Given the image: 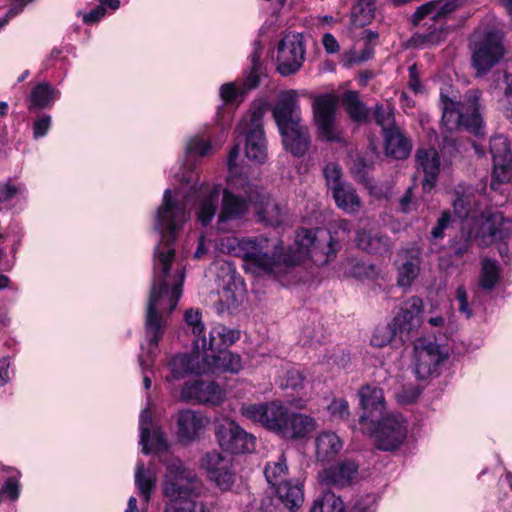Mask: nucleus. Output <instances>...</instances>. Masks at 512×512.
I'll return each instance as SVG.
<instances>
[{
	"instance_id": "f257e3e1",
	"label": "nucleus",
	"mask_w": 512,
	"mask_h": 512,
	"mask_svg": "<svg viewBox=\"0 0 512 512\" xmlns=\"http://www.w3.org/2000/svg\"><path fill=\"white\" fill-rule=\"evenodd\" d=\"M189 219L186 204L173 197L172 191L166 189L162 203L157 208L154 229L159 233L161 243L167 248L160 251L159 245L155 248L154 255L158 263L154 264V278L146 307L144 322L145 337L148 342L146 357L139 356V362L143 370L148 369L154 363V354L166 332V320L159 310L161 301L168 297L169 312H172L182 295L185 278L184 270H177L171 275V265L175 258L173 248L180 232Z\"/></svg>"
},
{
	"instance_id": "f03ea898",
	"label": "nucleus",
	"mask_w": 512,
	"mask_h": 512,
	"mask_svg": "<svg viewBox=\"0 0 512 512\" xmlns=\"http://www.w3.org/2000/svg\"><path fill=\"white\" fill-rule=\"evenodd\" d=\"M238 245L245 263L269 275L286 272L306 256L319 265L328 264L342 247L338 232L324 228H300L295 238L296 248H284L282 241H271L265 236L242 238Z\"/></svg>"
},
{
	"instance_id": "7ed1b4c3",
	"label": "nucleus",
	"mask_w": 512,
	"mask_h": 512,
	"mask_svg": "<svg viewBox=\"0 0 512 512\" xmlns=\"http://www.w3.org/2000/svg\"><path fill=\"white\" fill-rule=\"evenodd\" d=\"M195 481L196 474L192 470L180 459H172L166 466L163 483V494L170 499L164 512H211L203 502L190 498Z\"/></svg>"
},
{
	"instance_id": "20e7f679",
	"label": "nucleus",
	"mask_w": 512,
	"mask_h": 512,
	"mask_svg": "<svg viewBox=\"0 0 512 512\" xmlns=\"http://www.w3.org/2000/svg\"><path fill=\"white\" fill-rule=\"evenodd\" d=\"M228 184L229 188L222 190L216 221V228L220 232L229 231L230 223H240L247 218L250 212L255 179L241 173L231 176Z\"/></svg>"
},
{
	"instance_id": "39448f33",
	"label": "nucleus",
	"mask_w": 512,
	"mask_h": 512,
	"mask_svg": "<svg viewBox=\"0 0 512 512\" xmlns=\"http://www.w3.org/2000/svg\"><path fill=\"white\" fill-rule=\"evenodd\" d=\"M240 338V333L224 325L214 326L207 339V348L202 351L206 373L230 372L237 374L242 369V359L228 348Z\"/></svg>"
},
{
	"instance_id": "423d86ee",
	"label": "nucleus",
	"mask_w": 512,
	"mask_h": 512,
	"mask_svg": "<svg viewBox=\"0 0 512 512\" xmlns=\"http://www.w3.org/2000/svg\"><path fill=\"white\" fill-rule=\"evenodd\" d=\"M426 18H429L430 22L423 24V26H427V32L414 33L409 39V43L413 47H429L446 40L448 36V0H430L418 6L410 16L409 23L416 28Z\"/></svg>"
},
{
	"instance_id": "0eeeda50",
	"label": "nucleus",
	"mask_w": 512,
	"mask_h": 512,
	"mask_svg": "<svg viewBox=\"0 0 512 512\" xmlns=\"http://www.w3.org/2000/svg\"><path fill=\"white\" fill-rule=\"evenodd\" d=\"M503 39V32L496 28L478 29L474 32L471 61L476 76L486 74L503 58Z\"/></svg>"
},
{
	"instance_id": "6e6552de",
	"label": "nucleus",
	"mask_w": 512,
	"mask_h": 512,
	"mask_svg": "<svg viewBox=\"0 0 512 512\" xmlns=\"http://www.w3.org/2000/svg\"><path fill=\"white\" fill-rule=\"evenodd\" d=\"M512 221L505 218L499 211L486 210L476 220L474 231H468L463 237L464 242L454 249L455 255H462L468 249V241L472 234L477 244L487 247L496 242H504L510 236Z\"/></svg>"
},
{
	"instance_id": "1a4fd4ad",
	"label": "nucleus",
	"mask_w": 512,
	"mask_h": 512,
	"mask_svg": "<svg viewBox=\"0 0 512 512\" xmlns=\"http://www.w3.org/2000/svg\"><path fill=\"white\" fill-rule=\"evenodd\" d=\"M481 91L470 89L465 93L464 99H458L456 95L450 96V115L455 113V130L464 131L475 137L482 138L486 135L485 122L481 109Z\"/></svg>"
},
{
	"instance_id": "9d476101",
	"label": "nucleus",
	"mask_w": 512,
	"mask_h": 512,
	"mask_svg": "<svg viewBox=\"0 0 512 512\" xmlns=\"http://www.w3.org/2000/svg\"><path fill=\"white\" fill-rule=\"evenodd\" d=\"M287 474L288 467L283 455L276 462H268L264 469L265 478L273 494L278 495V499L290 512H296L304 502L303 484L287 480Z\"/></svg>"
},
{
	"instance_id": "9b49d317",
	"label": "nucleus",
	"mask_w": 512,
	"mask_h": 512,
	"mask_svg": "<svg viewBox=\"0 0 512 512\" xmlns=\"http://www.w3.org/2000/svg\"><path fill=\"white\" fill-rule=\"evenodd\" d=\"M266 112V104H254L249 110V120L242 122L236 131L244 136L245 155L259 164H263L267 159V145L263 127V116Z\"/></svg>"
},
{
	"instance_id": "f8f14e48",
	"label": "nucleus",
	"mask_w": 512,
	"mask_h": 512,
	"mask_svg": "<svg viewBox=\"0 0 512 512\" xmlns=\"http://www.w3.org/2000/svg\"><path fill=\"white\" fill-rule=\"evenodd\" d=\"M448 359V351L436 341L418 338L414 342V373L418 380H428L440 374V367Z\"/></svg>"
},
{
	"instance_id": "ddd939ff",
	"label": "nucleus",
	"mask_w": 512,
	"mask_h": 512,
	"mask_svg": "<svg viewBox=\"0 0 512 512\" xmlns=\"http://www.w3.org/2000/svg\"><path fill=\"white\" fill-rule=\"evenodd\" d=\"M290 410L281 402L272 401L260 404H249L242 408V414L255 422H259L265 429L280 437Z\"/></svg>"
},
{
	"instance_id": "4468645a",
	"label": "nucleus",
	"mask_w": 512,
	"mask_h": 512,
	"mask_svg": "<svg viewBox=\"0 0 512 512\" xmlns=\"http://www.w3.org/2000/svg\"><path fill=\"white\" fill-rule=\"evenodd\" d=\"M305 42L300 33L286 35L277 46V71L282 76L297 73L305 61Z\"/></svg>"
},
{
	"instance_id": "2eb2a0df",
	"label": "nucleus",
	"mask_w": 512,
	"mask_h": 512,
	"mask_svg": "<svg viewBox=\"0 0 512 512\" xmlns=\"http://www.w3.org/2000/svg\"><path fill=\"white\" fill-rule=\"evenodd\" d=\"M215 437L220 447L231 454L251 453L255 450V436L246 432L235 421L217 424Z\"/></svg>"
},
{
	"instance_id": "dca6fc26",
	"label": "nucleus",
	"mask_w": 512,
	"mask_h": 512,
	"mask_svg": "<svg viewBox=\"0 0 512 512\" xmlns=\"http://www.w3.org/2000/svg\"><path fill=\"white\" fill-rule=\"evenodd\" d=\"M338 97L333 93L321 94L313 102V120L319 136L330 142L339 141L336 132Z\"/></svg>"
},
{
	"instance_id": "f3484780",
	"label": "nucleus",
	"mask_w": 512,
	"mask_h": 512,
	"mask_svg": "<svg viewBox=\"0 0 512 512\" xmlns=\"http://www.w3.org/2000/svg\"><path fill=\"white\" fill-rule=\"evenodd\" d=\"M375 447L381 451H395L407 437V425L402 415H387L378 421L375 429Z\"/></svg>"
},
{
	"instance_id": "a211bd4d",
	"label": "nucleus",
	"mask_w": 512,
	"mask_h": 512,
	"mask_svg": "<svg viewBox=\"0 0 512 512\" xmlns=\"http://www.w3.org/2000/svg\"><path fill=\"white\" fill-rule=\"evenodd\" d=\"M206 348L207 339H194L190 354H178L169 362L170 375L167 376V380H181L188 374H206L202 357V351L206 350Z\"/></svg>"
},
{
	"instance_id": "6ab92c4d",
	"label": "nucleus",
	"mask_w": 512,
	"mask_h": 512,
	"mask_svg": "<svg viewBox=\"0 0 512 512\" xmlns=\"http://www.w3.org/2000/svg\"><path fill=\"white\" fill-rule=\"evenodd\" d=\"M490 153L493 159L491 187L509 181L512 172V151L504 135H494L490 139Z\"/></svg>"
},
{
	"instance_id": "aec40b11",
	"label": "nucleus",
	"mask_w": 512,
	"mask_h": 512,
	"mask_svg": "<svg viewBox=\"0 0 512 512\" xmlns=\"http://www.w3.org/2000/svg\"><path fill=\"white\" fill-rule=\"evenodd\" d=\"M181 399L208 406H219L225 398L220 385L214 381L194 380L185 382L180 392Z\"/></svg>"
},
{
	"instance_id": "412c9836",
	"label": "nucleus",
	"mask_w": 512,
	"mask_h": 512,
	"mask_svg": "<svg viewBox=\"0 0 512 512\" xmlns=\"http://www.w3.org/2000/svg\"><path fill=\"white\" fill-rule=\"evenodd\" d=\"M257 223L277 227L282 222L280 205L272 201V195L255 179L252 202Z\"/></svg>"
},
{
	"instance_id": "4be33fe9",
	"label": "nucleus",
	"mask_w": 512,
	"mask_h": 512,
	"mask_svg": "<svg viewBox=\"0 0 512 512\" xmlns=\"http://www.w3.org/2000/svg\"><path fill=\"white\" fill-rule=\"evenodd\" d=\"M272 117L278 131L303 121L300 102L295 90L282 92L278 96L272 108Z\"/></svg>"
},
{
	"instance_id": "5701e85b",
	"label": "nucleus",
	"mask_w": 512,
	"mask_h": 512,
	"mask_svg": "<svg viewBox=\"0 0 512 512\" xmlns=\"http://www.w3.org/2000/svg\"><path fill=\"white\" fill-rule=\"evenodd\" d=\"M423 313V301L414 296L403 302L399 312L392 319L391 326L400 333V342L410 340V333L421 323Z\"/></svg>"
},
{
	"instance_id": "b1692460",
	"label": "nucleus",
	"mask_w": 512,
	"mask_h": 512,
	"mask_svg": "<svg viewBox=\"0 0 512 512\" xmlns=\"http://www.w3.org/2000/svg\"><path fill=\"white\" fill-rule=\"evenodd\" d=\"M283 147L295 157H302L310 148L308 127L302 122L279 130Z\"/></svg>"
},
{
	"instance_id": "393cba45",
	"label": "nucleus",
	"mask_w": 512,
	"mask_h": 512,
	"mask_svg": "<svg viewBox=\"0 0 512 512\" xmlns=\"http://www.w3.org/2000/svg\"><path fill=\"white\" fill-rule=\"evenodd\" d=\"M417 169L422 170L424 179L422 180V188L424 192H430L436 185L440 172V157L434 147L428 149H417L416 151Z\"/></svg>"
},
{
	"instance_id": "a878e982",
	"label": "nucleus",
	"mask_w": 512,
	"mask_h": 512,
	"mask_svg": "<svg viewBox=\"0 0 512 512\" xmlns=\"http://www.w3.org/2000/svg\"><path fill=\"white\" fill-rule=\"evenodd\" d=\"M205 427V418L201 413L192 410H182L177 416V435L183 444H188L199 438Z\"/></svg>"
},
{
	"instance_id": "bb28decb",
	"label": "nucleus",
	"mask_w": 512,
	"mask_h": 512,
	"mask_svg": "<svg viewBox=\"0 0 512 512\" xmlns=\"http://www.w3.org/2000/svg\"><path fill=\"white\" fill-rule=\"evenodd\" d=\"M61 92L48 82L37 83L26 98L27 109L31 113L51 109L60 98Z\"/></svg>"
},
{
	"instance_id": "cd10ccee",
	"label": "nucleus",
	"mask_w": 512,
	"mask_h": 512,
	"mask_svg": "<svg viewBox=\"0 0 512 512\" xmlns=\"http://www.w3.org/2000/svg\"><path fill=\"white\" fill-rule=\"evenodd\" d=\"M359 405L363 410L359 421L362 423L377 414H381L385 409V398L381 388L371 385H364L358 392Z\"/></svg>"
},
{
	"instance_id": "c85d7f7f",
	"label": "nucleus",
	"mask_w": 512,
	"mask_h": 512,
	"mask_svg": "<svg viewBox=\"0 0 512 512\" xmlns=\"http://www.w3.org/2000/svg\"><path fill=\"white\" fill-rule=\"evenodd\" d=\"M355 241L359 249L371 255L382 256L391 250L390 238L380 232L358 230Z\"/></svg>"
},
{
	"instance_id": "c756f323",
	"label": "nucleus",
	"mask_w": 512,
	"mask_h": 512,
	"mask_svg": "<svg viewBox=\"0 0 512 512\" xmlns=\"http://www.w3.org/2000/svg\"><path fill=\"white\" fill-rule=\"evenodd\" d=\"M359 464L352 459H345L323 471V481L327 485L347 486L357 475Z\"/></svg>"
},
{
	"instance_id": "7c9ffc66",
	"label": "nucleus",
	"mask_w": 512,
	"mask_h": 512,
	"mask_svg": "<svg viewBox=\"0 0 512 512\" xmlns=\"http://www.w3.org/2000/svg\"><path fill=\"white\" fill-rule=\"evenodd\" d=\"M384 144L386 154L394 159H407L411 153V141L405 137L395 125L384 129Z\"/></svg>"
},
{
	"instance_id": "2f4dec72",
	"label": "nucleus",
	"mask_w": 512,
	"mask_h": 512,
	"mask_svg": "<svg viewBox=\"0 0 512 512\" xmlns=\"http://www.w3.org/2000/svg\"><path fill=\"white\" fill-rule=\"evenodd\" d=\"M315 424L311 416L290 411L281 437L288 440L303 439L315 429Z\"/></svg>"
},
{
	"instance_id": "473e14b6",
	"label": "nucleus",
	"mask_w": 512,
	"mask_h": 512,
	"mask_svg": "<svg viewBox=\"0 0 512 512\" xmlns=\"http://www.w3.org/2000/svg\"><path fill=\"white\" fill-rule=\"evenodd\" d=\"M375 158L374 151L368 150L357 152L351 156L349 170L356 182L365 186L371 184L369 175L375 168Z\"/></svg>"
},
{
	"instance_id": "72a5a7b5",
	"label": "nucleus",
	"mask_w": 512,
	"mask_h": 512,
	"mask_svg": "<svg viewBox=\"0 0 512 512\" xmlns=\"http://www.w3.org/2000/svg\"><path fill=\"white\" fill-rule=\"evenodd\" d=\"M342 104L349 119L358 125L368 124L371 121V112L359 98V93L349 90L343 94Z\"/></svg>"
},
{
	"instance_id": "f704fd0d",
	"label": "nucleus",
	"mask_w": 512,
	"mask_h": 512,
	"mask_svg": "<svg viewBox=\"0 0 512 512\" xmlns=\"http://www.w3.org/2000/svg\"><path fill=\"white\" fill-rule=\"evenodd\" d=\"M336 206L346 213H356L361 207V200L352 184H338L331 190Z\"/></svg>"
},
{
	"instance_id": "c9c22d12",
	"label": "nucleus",
	"mask_w": 512,
	"mask_h": 512,
	"mask_svg": "<svg viewBox=\"0 0 512 512\" xmlns=\"http://www.w3.org/2000/svg\"><path fill=\"white\" fill-rule=\"evenodd\" d=\"M262 47L259 42H255V48L249 56L250 68L245 72L244 80L241 84L242 93L256 89L260 84V78L264 74V65L261 62Z\"/></svg>"
},
{
	"instance_id": "e433bc0d",
	"label": "nucleus",
	"mask_w": 512,
	"mask_h": 512,
	"mask_svg": "<svg viewBox=\"0 0 512 512\" xmlns=\"http://www.w3.org/2000/svg\"><path fill=\"white\" fill-rule=\"evenodd\" d=\"M342 449V441L334 432H323L316 439V456L320 461L332 460Z\"/></svg>"
},
{
	"instance_id": "4c0bfd02",
	"label": "nucleus",
	"mask_w": 512,
	"mask_h": 512,
	"mask_svg": "<svg viewBox=\"0 0 512 512\" xmlns=\"http://www.w3.org/2000/svg\"><path fill=\"white\" fill-rule=\"evenodd\" d=\"M376 0H356L351 8L350 20L353 26L362 28L371 23L375 15Z\"/></svg>"
},
{
	"instance_id": "58836bf2",
	"label": "nucleus",
	"mask_w": 512,
	"mask_h": 512,
	"mask_svg": "<svg viewBox=\"0 0 512 512\" xmlns=\"http://www.w3.org/2000/svg\"><path fill=\"white\" fill-rule=\"evenodd\" d=\"M218 209V190L213 189L209 194L200 200L197 221L203 226L207 227L212 222Z\"/></svg>"
},
{
	"instance_id": "ea45409f",
	"label": "nucleus",
	"mask_w": 512,
	"mask_h": 512,
	"mask_svg": "<svg viewBox=\"0 0 512 512\" xmlns=\"http://www.w3.org/2000/svg\"><path fill=\"white\" fill-rule=\"evenodd\" d=\"M135 484L139 494L146 502H149L152 491L156 485V477L150 471L145 470L143 462H138L135 472Z\"/></svg>"
},
{
	"instance_id": "a19ab883",
	"label": "nucleus",
	"mask_w": 512,
	"mask_h": 512,
	"mask_svg": "<svg viewBox=\"0 0 512 512\" xmlns=\"http://www.w3.org/2000/svg\"><path fill=\"white\" fill-rule=\"evenodd\" d=\"M310 512H345V505L340 496L332 491H325L314 501Z\"/></svg>"
},
{
	"instance_id": "79ce46f5",
	"label": "nucleus",
	"mask_w": 512,
	"mask_h": 512,
	"mask_svg": "<svg viewBox=\"0 0 512 512\" xmlns=\"http://www.w3.org/2000/svg\"><path fill=\"white\" fill-rule=\"evenodd\" d=\"M231 464V459L218 451L207 452L200 460V466L207 472V476L215 474L217 471L227 469Z\"/></svg>"
},
{
	"instance_id": "37998d69",
	"label": "nucleus",
	"mask_w": 512,
	"mask_h": 512,
	"mask_svg": "<svg viewBox=\"0 0 512 512\" xmlns=\"http://www.w3.org/2000/svg\"><path fill=\"white\" fill-rule=\"evenodd\" d=\"M404 343L405 342H400V333H398L397 329H394V327L391 326V323H388V325L382 329H377L371 338V344L379 348L386 345H403Z\"/></svg>"
},
{
	"instance_id": "c03bdc74",
	"label": "nucleus",
	"mask_w": 512,
	"mask_h": 512,
	"mask_svg": "<svg viewBox=\"0 0 512 512\" xmlns=\"http://www.w3.org/2000/svg\"><path fill=\"white\" fill-rule=\"evenodd\" d=\"M152 412L149 408H145L142 410L139 419V429H140V440L139 444L142 446V452L145 455H149L152 453V448L149 446V441L151 437V428H152Z\"/></svg>"
},
{
	"instance_id": "a18cd8bd",
	"label": "nucleus",
	"mask_w": 512,
	"mask_h": 512,
	"mask_svg": "<svg viewBox=\"0 0 512 512\" xmlns=\"http://www.w3.org/2000/svg\"><path fill=\"white\" fill-rule=\"evenodd\" d=\"M424 387L416 383H405L395 391V399L400 405H411L415 403L422 394Z\"/></svg>"
},
{
	"instance_id": "49530a36",
	"label": "nucleus",
	"mask_w": 512,
	"mask_h": 512,
	"mask_svg": "<svg viewBox=\"0 0 512 512\" xmlns=\"http://www.w3.org/2000/svg\"><path fill=\"white\" fill-rule=\"evenodd\" d=\"M499 280V268L496 263L490 259L482 262V271L480 276V285L482 288L491 290Z\"/></svg>"
},
{
	"instance_id": "de8ad7c7",
	"label": "nucleus",
	"mask_w": 512,
	"mask_h": 512,
	"mask_svg": "<svg viewBox=\"0 0 512 512\" xmlns=\"http://www.w3.org/2000/svg\"><path fill=\"white\" fill-rule=\"evenodd\" d=\"M184 321L186 325L191 328L195 339L198 338H206L205 335V326L202 322V313L200 309L190 308L187 309L184 313Z\"/></svg>"
},
{
	"instance_id": "09e8293b",
	"label": "nucleus",
	"mask_w": 512,
	"mask_h": 512,
	"mask_svg": "<svg viewBox=\"0 0 512 512\" xmlns=\"http://www.w3.org/2000/svg\"><path fill=\"white\" fill-rule=\"evenodd\" d=\"M419 267L412 260L405 261L398 269L397 284L400 287H409L416 279Z\"/></svg>"
},
{
	"instance_id": "8fccbe9b",
	"label": "nucleus",
	"mask_w": 512,
	"mask_h": 512,
	"mask_svg": "<svg viewBox=\"0 0 512 512\" xmlns=\"http://www.w3.org/2000/svg\"><path fill=\"white\" fill-rule=\"evenodd\" d=\"M211 481H213L218 488L222 491H228L234 484L235 474L232 471L231 464L227 465V469H223L222 471H217L215 474L208 477Z\"/></svg>"
},
{
	"instance_id": "3c124183",
	"label": "nucleus",
	"mask_w": 512,
	"mask_h": 512,
	"mask_svg": "<svg viewBox=\"0 0 512 512\" xmlns=\"http://www.w3.org/2000/svg\"><path fill=\"white\" fill-rule=\"evenodd\" d=\"M305 376L303 373L295 368L289 369L281 383V387L285 389H291L292 391L298 392L304 387Z\"/></svg>"
},
{
	"instance_id": "603ef678",
	"label": "nucleus",
	"mask_w": 512,
	"mask_h": 512,
	"mask_svg": "<svg viewBox=\"0 0 512 512\" xmlns=\"http://www.w3.org/2000/svg\"><path fill=\"white\" fill-rule=\"evenodd\" d=\"M324 178L326 180L327 187L332 190L333 187L338 184H344L342 181V168L337 163H328L323 170Z\"/></svg>"
},
{
	"instance_id": "864d4df0",
	"label": "nucleus",
	"mask_w": 512,
	"mask_h": 512,
	"mask_svg": "<svg viewBox=\"0 0 512 512\" xmlns=\"http://www.w3.org/2000/svg\"><path fill=\"white\" fill-rule=\"evenodd\" d=\"M246 93H242V87H236L233 82L225 83L220 87V97L226 105L234 104L238 97L244 98Z\"/></svg>"
},
{
	"instance_id": "5fc2aeb1",
	"label": "nucleus",
	"mask_w": 512,
	"mask_h": 512,
	"mask_svg": "<svg viewBox=\"0 0 512 512\" xmlns=\"http://www.w3.org/2000/svg\"><path fill=\"white\" fill-rule=\"evenodd\" d=\"M52 126V117L49 114H42L32 123V133L34 139L45 137Z\"/></svg>"
},
{
	"instance_id": "6e6d98bb",
	"label": "nucleus",
	"mask_w": 512,
	"mask_h": 512,
	"mask_svg": "<svg viewBox=\"0 0 512 512\" xmlns=\"http://www.w3.org/2000/svg\"><path fill=\"white\" fill-rule=\"evenodd\" d=\"M328 411L334 419L345 420L349 417V404L344 398H335L328 405Z\"/></svg>"
},
{
	"instance_id": "4d7b16f0",
	"label": "nucleus",
	"mask_w": 512,
	"mask_h": 512,
	"mask_svg": "<svg viewBox=\"0 0 512 512\" xmlns=\"http://www.w3.org/2000/svg\"><path fill=\"white\" fill-rule=\"evenodd\" d=\"M22 192L20 185L13 184L10 180L0 184V205L11 202L18 194ZM2 206H0V211Z\"/></svg>"
},
{
	"instance_id": "13d9d810",
	"label": "nucleus",
	"mask_w": 512,
	"mask_h": 512,
	"mask_svg": "<svg viewBox=\"0 0 512 512\" xmlns=\"http://www.w3.org/2000/svg\"><path fill=\"white\" fill-rule=\"evenodd\" d=\"M469 201L465 197H458L454 204V214L456 217H458L461 220V229H464L463 224L465 223L467 226H469V218H470V209L468 208Z\"/></svg>"
},
{
	"instance_id": "bf43d9fd",
	"label": "nucleus",
	"mask_w": 512,
	"mask_h": 512,
	"mask_svg": "<svg viewBox=\"0 0 512 512\" xmlns=\"http://www.w3.org/2000/svg\"><path fill=\"white\" fill-rule=\"evenodd\" d=\"M374 503L375 498L367 494L356 499L349 510L345 507V512H374Z\"/></svg>"
},
{
	"instance_id": "052dcab7",
	"label": "nucleus",
	"mask_w": 512,
	"mask_h": 512,
	"mask_svg": "<svg viewBox=\"0 0 512 512\" xmlns=\"http://www.w3.org/2000/svg\"><path fill=\"white\" fill-rule=\"evenodd\" d=\"M149 446L152 448V452H163L168 449L165 434L160 428H154L151 431Z\"/></svg>"
},
{
	"instance_id": "680f3d73",
	"label": "nucleus",
	"mask_w": 512,
	"mask_h": 512,
	"mask_svg": "<svg viewBox=\"0 0 512 512\" xmlns=\"http://www.w3.org/2000/svg\"><path fill=\"white\" fill-rule=\"evenodd\" d=\"M211 149V143L202 138L195 137L187 145V153L192 155L205 156Z\"/></svg>"
},
{
	"instance_id": "e2e57ef3",
	"label": "nucleus",
	"mask_w": 512,
	"mask_h": 512,
	"mask_svg": "<svg viewBox=\"0 0 512 512\" xmlns=\"http://www.w3.org/2000/svg\"><path fill=\"white\" fill-rule=\"evenodd\" d=\"M0 492L2 495L8 496L12 501L18 499L20 495L18 478L16 476L8 477L2 485Z\"/></svg>"
},
{
	"instance_id": "0e129e2a",
	"label": "nucleus",
	"mask_w": 512,
	"mask_h": 512,
	"mask_svg": "<svg viewBox=\"0 0 512 512\" xmlns=\"http://www.w3.org/2000/svg\"><path fill=\"white\" fill-rule=\"evenodd\" d=\"M352 273L359 279H374L378 275L374 264L357 263L352 268Z\"/></svg>"
},
{
	"instance_id": "69168bd1",
	"label": "nucleus",
	"mask_w": 512,
	"mask_h": 512,
	"mask_svg": "<svg viewBox=\"0 0 512 512\" xmlns=\"http://www.w3.org/2000/svg\"><path fill=\"white\" fill-rule=\"evenodd\" d=\"M409 79H408V88L415 94L421 93L424 89L421 80L420 73L418 70V66L416 63L412 64L408 68Z\"/></svg>"
},
{
	"instance_id": "338daca9",
	"label": "nucleus",
	"mask_w": 512,
	"mask_h": 512,
	"mask_svg": "<svg viewBox=\"0 0 512 512\" xmlns=\"http://www.w3.org/2000/svg\"><path fill=\"white\" fill-rule=\"evenodd\" d=\"M448 228V210H443L437 225L431 230V238L433 241L443 239L445 230Z\"/></svg>"
},
{
	"instance_id": "774afa93",
	"label": "nucleus",
	"mask_w": 512,
	"mask_h": 512,
	"mask_svg": "<svg viewBox=\"0 0 512 512\" xmlns=\"http://www.w3.org/2000/svg\"><path fill=\"white\" fill-rule=\"evenodd\" d=\"M279 503L282 504V501L278 499V495L273 497L266 494L260 500L258 512H275Z\"/></svg>"
}]
</instances>
